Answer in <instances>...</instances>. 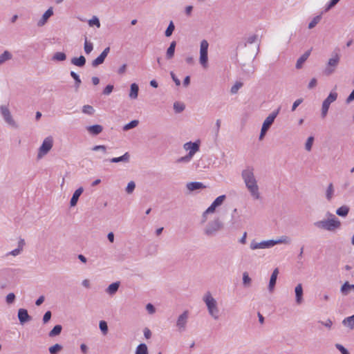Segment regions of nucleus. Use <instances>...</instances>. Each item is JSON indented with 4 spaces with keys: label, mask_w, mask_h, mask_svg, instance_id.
<instances>
[{
    "label": "nucleus",
    "mask_w": 354,
    "mask_h": 354,
    "mask_svg": "<svg viewBox=\"0 0 354 354\" xmlns=\"http://www.w3.org/2000/svg\"><path fill=\"white\" fill-rule=\"evenodd\" d=\"M241 177L252 197L256 200L259 199V188L257 184V180L254 176V168L251 166L247 167L242 171Z\"/></svg>",
    "instance_id": "f257e3e1"
},
{
    "label": "nucleus",
    "mask_w": 354,
    "mask_h": 354,
    "mask_svg": "<svg viewBox=\"0 0 354 354\" xmlns=\"http://www.w3.org/2000/svg\"><path fill=\"white\" fill-rule=\"evenodd\" d=\"M330 218L318 221L314 223V225L322 230L333 232L339 229L341 226V222L333 214H330Z\"/></svg>",
    "instance_id": "f03ea898"
},
{
    "label": "nucleus",
    "mask_w": 354,
    "mask_h": 354,
    "mask_svg": "<svg viewBox=\"0 0 354 354\" xmlns=\"http://www.w3.org/2000/svg\"><path fill=\"white\" fill-rule=\"evenodd\" d=\"M203 300L207 306V310L210 316L215 320L218 319L219 309L216 299L212 297L210 292H207L205 294Z\"/></svg>",
    "instance_id": "7ed1b4c3"
},
{
    "label": "nucleus",
    "mask_w": 354,
    "mask_h": 354,
    "mask_svg": "<svg viewBox=\"0 0 354 354\" xmlns=\"http://www.w3.org/2000/svg\"><path fill=\"white\" fill-rule=\"evenodd\" d=\"M340 62L339 49L335 48L331 54V57L328 59L326 68L324 70V73L326 75H332L336 70Z\"/></svg>",
    "instance_id": "20e7f679"
},
{
    "label": "nucleus",
    "mask_w": 354,
    "mask_h": 354,
    "mask_svg": "<svg viewBox=\"0 0 354 354\" xmlns=\"http://www.w3.org/2000/svg\"><path fill=\"white\" fill-rule=\"evenodd\" d=\"M223 227V223L218 218L207 223L204 229V233L207 236H215Z\"/></svg>",
    "instance_id": "39448f33"
},
{
    "label": "nucleus",
    "mask_w": 354,
    "mask_h": 354,
    "mask_svg": "<svg viewBox=\"0 0 354 354\" xmlns=\"http://www.w3.org/2000/svg\"><path fill=\"white\" fill-rule=\"evenodd\" d=\"M53 145V139L51 136L46 138L41 147L39 149L38 154H37V158L40 159L44 156L47 154L50 150L52 149Z\"/></svg>",
    "instance_id": "423d86ee"
},
{
    "label": "nucleus",
    "mask_w": 354,
    "mask_h": 354,
    "mask_svg": "<svg viewBox=\"0 0 354 354\" xmlns=\"http://www.w3.org/2000/svg\"><path fill=\"white\" fill-rule=\"evenodd\" d=\"M337 98V93L336 92H330L328 96L324 100L322 106V118H324L328 113L330 105L335 102Z\"/></svg>",
    "instance_id": "0eeeda50"
},
{
    "label": "nucleus",
    "mask_w": 354,
    "mask_h": 354,
    "mask_svg": "<svg viewBox=\"0 0 354 354\" xmlns=\"http://www.w3.org/2000/svg\"><path fill=\"white\" fill-rule=\"evenodd\" d=\"M209 44L207 40L203 39L200 46V63L203 67H206L208 61Z\"/></svg>",
    "instance_id": "6e6552de"
},
{
    "label": "nucleus",
    "mask_w": 354,
    "mask_h": 354,
    "mask_svg": "<svg viewBox=\"0 0 354 354\" xmlns=\"http://www.w3.org/2000/svg\"><path fill=\"white\" fill-rule=\"evenodd\" d=\"M0 111H1V113L3 118L4 121L8 124H9L10 126H11L12 127H14V128L18 127L17 124L12 118V116L11 115V113H10L8 106H3V105L1 106Z\"/></svg>",
    "instance_id": "1a4fd4ad"
},
{
    "label": "nucleus",
    "mask_w": 354,
    "mask_h": 354,
    "mask_svg": "<svg viewBox=\"0 0 354 354\" xmlns=\"http://www.w3.org/2000/svg\"><path fill=\"white\" fill-rule=\"evenodd\" d=\"M188 317V310H185L181 315L178 316L176 321V326L178 328V331L182 332L185 330Z\"/></svg>",
    "instance_id": "9d476101"
},
{
    "label": "nucleus",
    "mask_w": 354,
    "mask_h": 354,
    "mask_svg": "<svg viewBox=\"0 0 354 354\" xmlns=\"http://www.w3.org/2000/svg\"><path fill=\"white\" fill-rule=\"evenodd\" d=\"M272 246H274L273 240L263 241L260 243L253 241L250 243L252 250L270 248Z\"/></svg>",
    "instance_id": "9b49d317"
},
{
    "label": "nucleus",
    "mask_w": 354,
    "mask_h": 354,
    "mask_svg": "<svg viewBox=\"0 0 354 354\" xmlns=\"http://www.w3.org/2000/svg\"><path fill=\"white\" fill-rule=\"evenodd\" d=\"M183 148L186 151H189L188 153L194 156V155L200 149V142L196 141L194 142H187L184 144Z\"/></svg>",
    "instance_id": "f8f14e48"
},
{
    "label": "nucleus",
    "mask_w": 354,
    "mask_h": 354,
    "mask_svg": "<svg viewBox=\"0 0 354 354\" xmlns=\"http://www.w3.org/2000/svg\"><path fill=\"white\" fill-rule=\"evenodd\" d=\"M109 51V47H106V48H104V50L101 53V54L96 59L92 61V66L97 67V66L103 64Z\"/></svg>",
    "instance_id": "ddd939ff"
},
{
    "label": "nucleus",
    "mask_w": 354,
    "mask_h": 354,
    "mask_svg": "<svg viewBox=\"0 0 354 354\" xmlns=\"http://www.w3.org/2000/svg\"><path fill=\"white\" fill-rule=\"evenodd\" d=\"M17 317L21 324H24L32 320L31 316L28 315V310L24 308H19Z\"/></svg>",
    "instance_id": "4468645a"
},
{
    "label": "nucleus",
    "mask_w": 354,
    "mask_h": 354,
    "mask_svg": "<svg viewBox=\"0 0 354 354\" xmlns=\"http://www.w3.org/2000/svg\"><path fill=\"white\" fill-rule=\"evenodd\" d=\"M281 110V106L270 113L264 120L263 125L270 129Z\"/></svg>",
    "instance_id": "2eb2a0df"
},
{
    "label": "nucleus",
    "mask_w": 354,
    "mask_h": 354,
    "mask_svg": "<svg viewBox=\"0 0 354 354\" xmlns=\"http://www.w3.org/2000/svg\"><path fill=\"white\" fill-rule=\"evenodd\" d=\"M53 15V9L50 7L42 15L41 18L37 21V26L42 27L48 21V19Z\"/></svg>",
    "instance_id": "dca6fc26"
},
{
    "label": "nucleus",
    "mask_w": 354,
    "mask_h": 354,
    "mask_svg": "<svg viewBox=\"0 0 354 354\" xmlns=\"http://www.w3.org/2000/svg\"><path fill=\"white\" fill-rule=\"evenodd\" d=\"M278 274H279V269L277 268L273 270V272L271 274L270 279L269 285H268V289H269L270 292H272L274 288Z\"/></svg>",
    "instance_id": "f3484780"
},
{
    "label": "nucleus",
    "mask_w": 354,
    "mask_h": 354,
    "mask_svg": "<svg viewBox=\"0 0 354 354\" xmlns=\"http://www.w3.org/2000/svg\"><path fill=\"white\" fill-rule=\"evenodd\" d=\"M83 191L84 189L82 187H79L75 191L70 201V205L71 207H74L77 205L78 199L81 194H82Z\"/></svg>",
    "instance_id": "a211bd4d"
},
{
    "label": "nucleus",
    "mask_w": 354,
    "mask_h": 354,
    "mask_svg": "<svg viewBox=\"0 0 354 354\" xmlns=\"http://www.w3.org/2000/svg\"><path fill=\"white\" fill-rule=\"evenodd\" d=\"M296 302L300 304L303 301V288L301 283H299L295 288Z\"/></svg>",
    "instance_id": "6ab92c4d"
},
{
    "label": "nucleus",
    "mask_w": 354,
    "mask_h": 354,
    "mask_svg": "<svg viewBox=\"0 0 354 354\" xmlns=\"http://www.w3.org/2000/svg\"><path fill=\"white\" fill-rule=\"evenodd\" d=\"M310 52L311 50H307L297 59L295 66L297 69H300L302 68L303 64L307 60V59L310 56Z\"/></svg>",
    "instance_id": "aec40b11"
},
{
    "label": "nucleus",
    "mask_w": 354,
    "mask_h": 354,
    "mask_svg": "<svg viewBox=\"0 0 354 354\" xmlns=\"http://www.w3.org/2000/svg\"><path fill=\"white\" fill-rule=\"evenodd\" d=\"M86 129L91 134L97 136L102 131L103 127L100 124H94L87 127Z\"/></svg>",
    "instance_id": "412c9836"
},
{
    "label": "nucleus",
    "mask_w": 354,
    "mask_h": 354,
    "mask_svg": "<svg viewBox=\"0 0 354 354\" xmlns=\"http://www.w3.org/2000/svg\"><path fill=\"white\" fill-rule=\"evenodd\" d=\"M335 194V189L333 184L330 183L326 189L325 196L328 202H330Z\"/></svg>",
    "instance_id": "4be33fe9"
},
{
    "label": "nucleus",
    "mask_w": 354,
    "mask_h": 354,
    "mask_svg": "<svg viewBox=\"0 0 354 354\" xmlns=\"http://www.w3.org/2000/svg\"><path fill=\"white\" fill-rule=\"evenodd\" d=\"M130 160V155L128 152H126L124 155L120 157L113 158L110 159L111 162L117 163L120 162H129Z\"/></svg>",
    "instance_id": "5701e85b"
},
{
    "label": "nucleus",
    "mask_w": 354,
    "mask_h": 354,
    "mask_svg": "<svg viewBox=\"0 0 354 354\" xmlns=\"http://www.w3.org/2000/svg\"><path fill=\"white\" fill-rule=\"evenodd\" d=\"M176 46V41H173L171 42L170 45L166 52V58L167 59H171L174 57V53H175Z\"/></svg>",
    "instance_id": "b1692460"
},
{
    "label": "nucleus",
    "mask_w": 354,
    "mask_h": 354,
    "mask_svg": "<svg viewBox=\"0 0 354 354\" xmlns=\"http://www.w3.org/2000/svg\"><path fill=\"white\" fill-rule=\"evenodd\" d=\"M187 188L189 191H194L196 189L205 188V185L200 182H191L187 184Z\"/></svg>",
    "instance_id": "393cba45"
},
{
    "label": "nucleus",
    "mask_w": 354,
    "mask_h": 354,
    "mask_svg": "<svg viewBox=\"0 0 354 354\" xmlns=\"http://www.w3.org/2000/svg\"><path fill=\"white\" fill-rule=\"evenodd\" d=\"M71 64L78 67H83L86 64V58L83 55L79 57H73L71 59Z\"/></svg>",
    "instance_id": "a878e982"
},
{
    "label": "nucleus",
    "mask_w": 354,
    "mask_h": 354,
    "mask_svg": "<svg viewBox=\"0 0 354 354\" xmlns=\"http://www.w3.org/2000/svg\"><path fill=\"white\" fill-rule=\"evenodd\" d=\"M139 87L138 85L136 83H133L131 84L129 97L131 99H136L138 95Z\"/></svg>",
    "instance_id": "bb28decb"
},
{
    "label": "nucleus",
    "mask_w": 354,
    "mask_h": 354,
    "mask_svg": "<svg viewBox=\"0 0 354 354\" xmlns=\"http://www.w3.org/2000/svg\"><path fill=\"white\" fill-rule=\"evenodd\" d=\"M342 324L344 326H346L351 330L353 329L354 328V315L344 318L342 321Z\"/></svg>",
    "instance_id": "cd10ccee"
},
{
    "label": "nucleus",
    "mask_w": 354,
    "mask_h": 354,
    "mask_svg": "<svg viewBox=\"0 0 354 354\" xmlns=\"http://www.w3.org/2000/svg\"><path fill=\"white\" fill-rule=\"evenodd\" d=\"M120 282H115L110 284L106 288V292L111 295H114L118 290Z\"/></svg>",
    "instance_id": "c85d7f7f"
},
{
    "label": "nucleus",
    "mask_w": 354,
    "mask_h": 354,
    "mask_svg": "<svg viewBox=\"0 0 354 354\" xmlns=\"http://www.w3.org/2000/svg\"><path fill=\"white\" fill-rule=\"evenodd\" d=\"M12 58V53L8 50H5L0 55V65L5 63L6 61L10 60Z\"/></svg>",
    "instance_id": "c756f323"
},
{
    "label": "nucleus",
    "mask_w": 354,
    "mask_h": 354,
    "mask_svg": "<svg viewBox=\"0 0 354 354\" xmlns=\"http://www.w3.org/2000/svg\"><path fill=\"white\" fill-rule=\"evenodd\" d=\"M349 207L347 205H342L336 210V214L342 217H345L349 212Z\"/></svg>",
    "instance_id": "7c9ffc66"
},
{
    "label": "nucleus",
    "mask_w": 354,
    "mask_h": 354,
    "mask_svg": "<svg viewBox=\"0 0 354 354\" xmlns=\"http://www.w3.org/2000/svg\"><path fill=\"white\" fill-rule=\"evenodd\" d=\"M62 330V326L59 324L55 325L53 328L49 332L48 335L50 337L59 335Z\"/></svg>",
    "instance_id": "2f4dec72"
},
{
    "label": "nucleus",
    "mask_w": 354,
    "mask_h": 354,
    "mask_svg": "<svg viewBox=\"0 0 354 354\" xmlns=\"http://www.w3.org/2000/svg\"><path fill=\"white\" fill-rule=\"evenodd\" d=\"M136 354H148V348L145 344H140L136 350Z\"/></svg>",
    "instance_id": "473e14b6"
},
{
    "label": "nucleus",
    "mask_w": 354,
    "mask_h": 354,
    "mask_svg": "<svg viewBox=\"0 0 354 354\" xmlns=\"http://www.w3.org/2000/svg\"><path fill=\"white\" fill-rule=\"evenodd\" d=\"M66 55L63 52L55 53L53 55V58H52L53 60L59 61V62L64 61V60H66Z\"/></svg>",
    "instance_id": "72a5a7b5"
},
{
    "label": "nucleus",
    "mask_w": 354,
    "mask_h": 354,
    "mask_svg": "<svg viewBox=\"0 0 354 354\" xmlns=\"http://www.w3.org/2000/svg\"><path fill=\"white\" fill-rule=\"evenodd\" d=\"M84 52L86 53V54H89L91 53V51L93 50V45L91 42L90 41H88L87 40V37H85V41H84Z\"/></svg>",
    "instance_id": "f704fd0d"
},
{
    "label": "nucleus",
    "mask_w": 354,
    "mask_h": 354,
    "mask_svg": "<svg viewBox=\"0 0 354 354\" xmlns=\"http://www.w3.org/2000/svg\"><path fill=\"white\" fill-rule=\"evenodd\" d=\"M321 19H322V15H317L316 17H315L312 19V21L308 24V28L312 29L314 27H315L316 25L319 23Z\"/></svg>",
    "instance_id": "c9c22d12"
},
{
    "label": "nucleus",
    "mask_w": 354,
    "mask_h": 354,
    "mask_svg": "<svg viewBox=\"0 0 354 354\" xmlns=\"http://www.w3.org/2000/svg\"><path fill=\"white\" fill-rule=\"evenodd\" d=\"M71 76L75 80V86L76 90L80 87L82 81L79 77V75L74 71H71L70 73Z\"/></svg>",
    "instance_id": "e433bc0d"
},
{
    "label": "nucleus",
    "mask_w": 354,
    "mask_h": 354,
    "mask_svg": "<svg viewBox=\"0 0 354 354\" xmlns=\"http://www.w3.org/2000/svg\"><path fill=\"white\" fill-rule=\"evenodd\" d=\"M82 111L85 114L92 115L95 113V109L91 105H84L82 107Z\"/></svg>",
    "instance_id": "4c0bfd02"
},
{
    "label": "nucleus",
    "mask_w": 354,
    "mask_h": 354,
    "mask_svg": "<svg viewBox=\"0 0 354 354\" xmlns=\"http://www.w3.org/2000/svg\"><path fill=\"white\" fill-rule=\"evenodd\" d=\"M62 346L59 344H55V345L50 346L49 348V352L50 354H57L62 349Z\"/></svg>",
    "instance_id": "58836bf2"
},
{
    "label": "nucleus",
    "mask_w": 354,
    "mask_h": 354,
    "mask_svg": "<svg viewBox=\"0 0 354 354\" xmlns=\"http://www.w3.org/2000/svg\"><path fill=\"white\" fill-rule=\"evenodd\" d=\"M138 123H139L138 120H133L131 121L130 122H129L128 124H125L123 127V130L128 131L131 129L135 128L136 127L138 126Z\"/></svg>",
    "instance_id": "ea45409f"
},
{
    "label": "nucleus",
    "mask_w": 354,
    "mask_h": 354,
    "mask_svg": "<svg viewBox=\"0 0 354 354\" xmlns=\"http://www.w3.org/2000/svg\"><path fill=\"white\" fill-rule=\"evenodd\" d=\"M274 245L279 243H286L289 244L290 243V239L289 237L286 236H283L280 239L277 240H273Z\"/></svg>",
    "instance_id": "a19ab883"
},
{
    "label": "nucleus",
    "mask_w": 354,
    "mask_h": 354,
    "mask_svg": "<svg viewBox=\"0 0 354 354\" xmlns=\"http://www.w3.org/2000/svg\"><path fill=\"white\" fill-rule=\"evenodd\" d=\"M88 23L91 27L93 26H95L97 28L100 27V21L96 16H93L91 19L88 20Z\"/></svg>",
    "instance_id": "79ce46f5"
},
{
    "label": "nucleus",
    "mask_w": 354,
    "mask_h": 354,
    "mask_svg": "<svg viewBox=\"0 0 354 354\" xmlns=\"http://www.w3.org/2000/svg\"><path fill=\"white\" fill-rule=\"evenodd\" d=\"M351 290L350 283L346 281L341 287L340 291L344 295H348Z\"/></svg>",
    "instance_id": "37998d69"
},
{
    "label": "nucleus",
    "mask_w": 354,
    "mask_h": 354,
    "mask_svg": "<svg viewBox=\"0 0 354 354\" xmlns=\"http://www.w3.org/2000/svg\"><path fill=\"white\" fill-rule=\"evenodd\" d=\"M99 327L103 335H106L108 333V325L106 322L102 320L99 323Z\"/></svg>",
    "instance_id": "c03bdc74"
},
{
    "label": "nucleus",
    "mask_w": 354,
    "mask_h": 354,
    "mask_svg": "<svg viewBox=\"0 0 354 354\" xmlns=\"http://www.w3.org/2000/svg\"><path fill=\"white\" fill-rule=\"evenodd\" d=\"M174 29H175V26H174L173 21H171L167 28L166 29V30L165 32V36L167 37H170L172 35Z\"/></svg>",
    "instance_id": "a18cd8bd"
},
{
    "label": "nucleus",
    "mask_w": 354,
    "mask_h": 354,
    "mask_svg": "<svg viewBox=\"0 0 354 354\" xmlns=\"http://www.w3.org/2000/svg\"><path fill=\"white\" fill-rule=\"evenodd\" d=\"M225 198H226L225 195L219 196L214 201V202L212 203L214 204V205H215L217 207L223 204Z\"/></svg>",
    "instance_id": "49530a36"
},
{
    "label": "nucleus",
    "mask_w": 354,
    "mask_h": 354,
    "mask_svg": "<svg viewBox=\"0 0 354 354\" xmlns=\"http://www.w3.org/2000/svg\"><path fill=\"white\" fill-rule=\"evenodd\" d=\"M313 141H314L313 136L308 137V138L307 139L306 142L305 144V149L306 151H311Z\"/></svg>",
    "instance_id": "de8ad7c7"
},
{
    "label": "nucleus",
    "mask_w": 354,
    "mask_h": 354,
    "mask_svg": "<svg viewBox=\"0 0 354 354\" xmlns=\"http://www.w3.org/2000/svg\"><path fill=\"white\" fill-rule=\"evenodd\" d=\"M251 279L248 272H245L243 274V283L245 286H249L251 283Z\"/></svg>",
    "instance_id": "09e8293b"
},
{
    "label": "nucleus",
    "mask_w": 354,
    "mask_h": 354,
    "mask_svg": "<svg viewBox=\"0 0 354 354\" xmlns=\"http://www.w3.org/2000/svg\"><path fill=\"white\" fill-rule=\"evenodd\" d=\"M135 188H136V183H134V181H130L126 187V192L127 194H131L133 193Z\"/></svg>",
    "instance_id": "8fccbe9b"
},
{
    "label": "nucleus",
    "mask_w": 354,
    "mask_h": 354,
    "mask_svg": "<svg viewBox=\"0 0 354 354\" xmlns=\"http://www.w3.org/2000/svg\"><path fill=\"white\" fill-rule=\"evenodd\" d=\"M185 106L183 104L175 102L174 104V109L176 113H180L185 109Z\"/></svg>",
    "instance_id": "3c124183"
},
{
    "label": "nucleus",
    "mask_w": 354,
    "mask_h": 354,
    "mask_svg": "<svg viewBox=\"0 0 354 354\" xmlns=\"http://www.w3.org/2000/svg\"><path fill=\"white\" fill-rule=\"evenodd\" d=\"M192 158H193L192 156H191L190 154L187 153L186 156H185L183 157H181V158H179L176 160V162H178V163H180V162H189L192 159Z\"/></svg>",
    "instance_id": "603ef678"
},
{
    "label": "nucleus",
    "mask_w": 354,
    "mask_h": 354,
    "mask_svg": "<svg viewBox=\"0 0 354 354\" xmlns=\"http://www.w3.org/2000/svg\"><path fill=\"white\" fill-rule=\"evenodd\" d=\"M15 297H16L15 295L13 292L9 293L6 297V301L7 304H12L15 300Z\"/></svg>",
    "instance_id": "864d4df0"
},
{
    "label": "nucleus",
    "mask_w": 354,
    "mask_h": 354,
    "mask_svg": "<svg viewBox=\"0 0 354 354\" xmlns=\"http://www.w3.org/2000/svg\"><path fill=\"white\" fill-rule=\"evenodd\" d=\"M335 348L339 350L342 354H349V352L348 351V350L344 348L342 344H335Z\"/></svg>",
    "instance_id": "5fc2aeb1"
},
{
    "label": "nucleus",
    "mask_w": 354,
    "mask_h": 354,
    "mask_svg": "<svg viewBox=\"0 0 354 354\" xmlns=\"http://www.w3.org/2000/svg\"><path fill=\"white\" fill-rule=\"evenodd\" d=\"M51 316H52L51 312L50 310L46 311L43 317L44 324H46L47 322H48L50 321V319H51Z\"/></svg>",
    "instance_id": "6e6d98bb"
},
{
    "label": "nucleus",
    "mask_w": 354,
    "mask_h": 354,
    "mask_svg": "<svg viewBox=\"0 0 354 354\" xmlns=\"http://www.w3.org/2000/svg\"><path fill=\"white\" fill-rule=\"evenodd\" d=\"M113 90V85H107L104 89L103 90L102 93L105 95H109Z\"/></svg>",
    "instance_id": "4d7b16f0"
},
{
    "label": "nucleus",
    "mask_w": 354,
    "mask_h": 354,
    "mask_svg": "<svg viewBox=\"0 0 354 354\" xmlns=\"http://www.w3.org/2000/svg\"><path fill=\"white\" fill-rule=\"evenodd\" d=\"M319 323L322 324L325 327L330 329L333 325V322L330 319H328L326 322L319 321Z\"/></svg>",
    "instance_id": "13d9d810"
},
{
    "label": "nucleus",
    "mask_w": 354,
    "mask_h": 354,
    "mask_svg": "<svg viewBox=\"0 0 354 354\" xmlns=\"http://www.w3.org/2000/svg\"><path fill=\"white\" fill-rule=\"evenodd\" d=\"M257 39V35H252L250 36L247 39L246 42L245 43V46H246L248 44H253L254 42L256 41Z\"/></svg>",
    "instance_id": "bf43d9fd"
},
{
    "label": "nucleus",
    "mask_w": 354,
    "mask_h": 354,
    "mask_svg": "<svg viewBox=\"0 0 354 354\" xmlns=\"http://www.w3.org/2000/svg\"><path fill=\"white\" fill-rule=\"evenodd\" d=\"M93 151H102L103 153L106 152V147L105 145H96L92 148Z\"/></svg>",
    "instance_id": "052dcab7"
},
{
    "label": "nucleus",
    "mask_w": 354,
    "mask_h": 354,
    "mask_svg": "<svg viewBox=\"0 0 354 354\" xmlns=\"http://www.w3.org/2000/svg\"><path fill=\"white\" fill-rule=\"evenodd\" d=\"M242 86V83H236L234 86L231 88V93H236L238 90Z\"/></svg>",
    "instance_id": "680f3d73"
},
{
    "label": "nucleus",
    "mask_w": 354,
    "mask_h": 354,
    "mask_svg": "<svg viewBox=\"0 0 354 354\" xmlns=\"http://www.w3.org/2000/svg\"><path fill=\"white\" fill-rule=\"evenodd\" d=\"M303 102V99L302 98H299V99H297L296 101H295V102L293 103L292 106V109H291V111H294L296 110L297 107L300 105Z\"/></svg>",
    "instance_id": "e2e57ef3"
},
{
    "label": "nucleus",
    "mask_w": 354,
    "mask_h": 354,
    "mask_svg": "<svg viewBox=\"0 0 354 354\" xmlns=\"http://www.w3.org/2000/svg\"><path fill=\"white\" fill-rule=\"evenodd\" d=\"M21 252V250H19L18 248L9 252L6 254V256L12 255V256H17Z\"/></svg>",
    "instance_id": "0e129e2a"
},
{
    "label": "nucleus",
    "mask_w": 354,
    "mask_h": 354,
    "mask_svg": "<svg viewBox=\"0 0 354 354\" xmlns=\"http://www.w3.org/2000/svg\"><path fill=\"white\" fill-rule=\"evenodd\" d=\"M340 0H331L326 8V11L329 10L334 7Z\"/></svg>",
    "instance_id": "69168bd1"
},
{
    "label": "nucleus",
    "mask_w": 354,
    "mask_h": 354,
    "mask_svg": "<svg viewBox=\"0 0 354 354\" xmlns=\"http://www.w3.org/2000/svg\"><path fill=\"white\" fill-rule=\"evenodd\" d=\"M354 100V89L352 91V92L350 93L348 97L346 99V103L347 104H350Z\"/></svg>",
    "instance_id": "338daca9"
},
{
    "label": "nucleus",
    "mask_w": 354,
    "mask_h": 354,
    "mask_svg": "<svg viewBox=\"0 0 354 354\" xmlns=\"http://www.w3.org/2000/svg\"><path fill=\"white\" fill-rule=\"evenodd\" d=\"M317 80H316L315 78H313V79L310 81V82H309V84H308V88L309 89H312V88H313L314 87H315V86H317Z\"/></svg>",
    "instance_id": "774afa93"
}]
</instances>
